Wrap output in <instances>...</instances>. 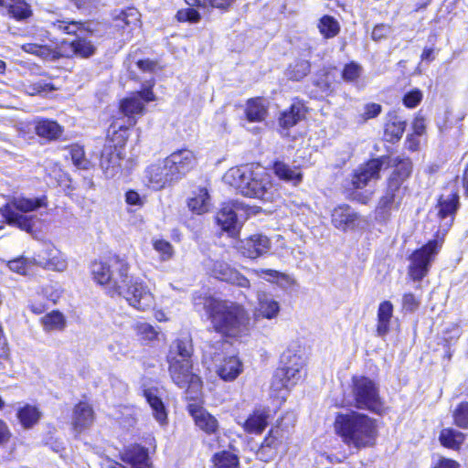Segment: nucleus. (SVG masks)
<instances>
[{
	"mask_svg": "<svg viewBox=\"0 0 468 468\" xmlns=\"http://www.w3.org/2000/svg\"><path fill=\"white\" fill-rule=\"evenodd\" d=\"M193 303L197 312H206L217 332L239 337L250 331V316L239 304L201 294L194 296Z\"/></svg>",
	"mask_w": 468,
	"mask_h": 468,
	"instance_id": "obj_1",
	"label": "nucleus"
},
{
	"mask_svg": "<svg viewBox=\"0 0 468 468\" xmlns=\"http://www.w3.org/2000/svg\"><path fill=\"white\" fill-rule=\"evenodd\" d=\"M334 428L346 446L357 451L375 446L378 435L377 420L355 410L338 413Z\"/></svg>",
	"mask_w": 468,
	"mask_h": 468,
	"instance_id": "obj_2",
	"label": "nucleus"
},
{
	"mask_svg": "<svg viewBox=\"0 0 468 468\" xmlns=\"http://www.w3.org/2000/svg\"><path fill=\"white\" fill-rule=\"evenodd\" d=\"M224 181L239 190L243 196L262 200H271L273 186L270 176L259 166L245 165L230 168L223 177Z\"/></svg>",
	"mask_w": 468,
	"mask_h": 468,
	"instance_id": "obj_3",
	"label": "nucleus"
},
{
	"mask_svg": "<svg viewBox=\"0 0 468 468\" xmlns=\"http://www.w3.org/2000/svg\"><path fill=\"white\" fill-rule=\"evenodd\" d=\"M46 196L26 197H13L5 205L0 207V214L9 226L16 227L27 233L33 232L36 216L28 215L40 208H47Z\"/></svg>",
	"mask_w": 468,
	"mask_h": 468,
	"instance_id": "obj_4",
	"label": "nucleus"
},
{
	"mask_svg": "<svg viewBox=\"0 0 468 468\" xmlns=\"http://www.w3.org/2000/svg\"><path fill=\"white\" fill-rule=\"evenodd\" d=\"M128 270V264L118 257L110 259V262L94 261L90 266L93 279L99 284L106 285L112 294L127 282Z\"/></svg>",
	"mask_w": 468,
	"mask_h": 468,
	"instance_id": "obj_5",
	"label": "nucleus"
},
{
	"mask_svg": "<svg viewBox=\"0 0 468 468\" xmlns=\"http://www.w3.org/2000/svg\"><path fill=\"white\" fill-rule=\"evenodd\" d=\"M303 358L287 350L281 356V367H278L273 375L271 381V389L281 392L289 390L295 386L303 377Z\"/></svg>",
	"mask_w": 468,
	"mask_h": 468,
	"instance_id": "obj_6",
	"label": "nucleus"
},
{
	"mask_svg": "<svg viewBox=\"0 0 468 468\" xmlns=\"http://www.w3.org/2000/svg\"><path fill=\"white\" fill-rule=\"evenodd\" d=\"M351 393L353 401L351 405L359 410H367L379 414L383 404L379 397L378 388L375 382L364 376L352 378Z\"/></svg>",
	"mask_w": 468,
	"mask_h": 468,
	"instance_id": "obj_7",
	"label": "nucleus"
},
{
	"mask_svg": "<svg viewBox=\"0 0 468 468\" xmlns=\"http://www.w3.org/2000/svg\"><path fill=\"white\" fill-rule=\"evenodd\" d=\"M169 374L173 382L180 388H186L187 399H197L201 392V378L192 372V363L179 361L176 356L169 359Z\"/></svg>",
	"mask_w": 468,
	"mask_h": 468,
	"instance_id": "obj_8",
	"label": "nucleus"
},
{
	"mask_svg": "<svg viewBox=\"0 0 468 468\" xmlns=\"http://www.w3.org/2000/svg\"><path fill=\"white\" fill-rule=\"evenodd\" d=\"M115 293L122 296L130 306L141 312L148 311L155 304L154 296L148 286L142 281L129 276L127 282L122 283V287L118 288Z\"/></svg>",
	"mask_w": 468,
	"mask_h": 468,
	"instance_id": "obj_9",
	"label": "nucleus"
},
{
	"mask_svg": "<svg viewBox=\"0 0 468 468\" xmlns=\"http://www.w3.org/2000/svg\"><path fill=\"white\" fill-rule=\"evenodd\" d=\"M440 248L438 240L433 239L410 256L408 274L413 281H421L428 274Z\"/></svg>",
	"mask_w": 468,
	"mask_h": 468,
	"instance_id": "obj_10",
	"label": "nucleus"
},
{
	"mask_svg": "<svg viewBox=\"0 0 468 468\" xmlns=\"http://www.w3.org/2000/svg\"><path fill=\"white\" fill-rule=\"evenodd\" d=\"M243 218L244 209L238 202L223 204L216 216L218 225L230 236H235L238 233Z\"/></svg>",
	"mask_w": 468,
	"mask_h": 468,
	"instance_id": "obj_11",
	"label": "nucleus"
},
{
	"mask_svg": "<svg viewBox=\"0 0 468 468\" xmlns=\"http://www.w3.org/2000/svg\"><path fill=\"white\" fill-rule=\"evenodd\" d=\"M165 160L176 180L187 174L196 164L194 153L186 148L173 152Z\"/></svg>",
	"mask_w": 468,
	"mask_h": 468,
	"instance_id": "obj_12",
	"label": "nucleus"
},
{
	"mask_svg": "<svg viewBox=\"0 0 468 468\" xmlns=\"http://www.w3.org/2000/svg\"><path fill=\"white\" fill-rule=\"evenodd\" d=\"M145 178L149 187L154 190L163 189L172 182L177 181L165 160L149 165L145 170Z\"/></svg>",
	"mask_w": 468,
	"mask_h": 468,
	"instance_id": "obj_13",
	"label": "nucleus"
},
{
	"mask_svg": "<svg viewBox=\"0 0 468 468\" xmlns=\"http://www.w3.org/2000/svg\"><path fill=\"white\" fill-rule=\"evenodd\" d=\"M212 276L242 288L250 287V281L235 269L223 261H213L208 265Z\"/></svg>",
	"mask_w": 468,
	"mask_h": 468,
	"instance_id": "obj_14",
	"label": "nucleus"
},
{
	"mask_svg": "<svg viewBox=\"0 0 468 468\" xmlns=\"http://www.w3.org/2000/svg\"><path fill=\"white\" fill-rule=\"evenodd\" d=\"M121 151L112 144L104 145L100 160V166L108 178H112L121 171Z\"/></svg>",
	"mask_w": 468,
	"mask_h": 468,
	"instance_id": "obj_15",
	"label": "nucleus"
},
{
	"mask_svg": "<svg viewBox=\"0 0 468 468\" xmlns=\"http://www.w3.org/2000/svg\"><path fill=\"white\" fill-rule=\"evenodd\" d=\"M438 217L443 221V226L449 228L454 219V215L459 207V196L456 191H450L440 197L437 205Z\"/></svg>",
	"mask_w": 468,
	"mask_h": 468,
	"instance_id": "obj_16",
	"label": "nucleus"
},
{
	"mask_svg": "<svg viewBox=\"0 0 468 468\" xmlns=\"http://www.w3.org/2000/svg\"><path fill=\"white\" fill-rule=\"evenodd\" d=\"M270 239L262 234H254L242 241V254L250 259H257L265 255L271 249Z\"/></svg>",
	"mask_w": 468,
	"mask_h": 468,
	"instance_id": "obj_17",
	"label": "nucleus"
},
{
	"mask_svg": "<svg viewBox=\"0 0 468 468\" xmlns=\"http://www.w3.org/2000/svg\"><path fill=\"white\" fill-rule=\"evenodd\" d=\"M37 264L48 270L63 271L67 261L61 252L53 245L48 244L37 254Z\"/></svg>",
	"mask_w": 468,
	"mask_h": 468,
	"instance_id": "obj_18",
	"label": "nucleus"
},
{
	"mask_svg": "<svg viewBox=\"0 0 468 468\" xmlns=\"http://www.w3.org/2000/svg\"><path fill=\"white\" fill-rule=\"evenodd\" d=\"M383 163V159H372L364 165L360 166L355 172L352 179L354 187L363 188L368 184L369 181L378 179Z\"/></svg>",
	"mask_w": 468,
	"mask_h": 468,
	"instance_id": "obj_19",
	"label": "nucleus"
},
{
	"mask_svg": "<svg viewBox=\"0 0 468 468\" xmlns=\"http://www.w3.org/2000/svg\"><path fill=\"white\" fill-rule=\"evenodd\" d=\"M188 412L194 419L195 424L208 435L216 434L219 425L218 420L204 408L197 404L188 405Z\"/></svg>",
	"mask_w": 468,
	"mask_h": 468,
	"instance_id": "obj_20",
	"label": "nucleus"
},
{
	"mask_svg": "<svg viewBox=\"0 0 468 468\" xmlns=\"http://www.w3.org/2000/svg\"><path fill=\"white\" fill-rule=\"evenodd\" d=\"M217 367V374L225 381H232L242 372V363L236 356H226L222 360L218 355L212 358Z\"/></svg>",
	"mask_w": 468,
	"mask_h": 468,
	"instance_id": "obj_21",
	"label": "nucleus"
},
{
	"mask_svg": "<svg viewBox=\"0 0 468 468\" xmlns=\"http://www.w3.org/2000/svg\"><path fill=\"white\" fill-rule=\"evenodd\" d=\"M152 86L153 85H150L148 88L143 89L133 97L123 100L120 106L122 112L126 116L143 113L144 106L141 100H144L145 102H149L154 100V95L152 91Z\"/></svg>",
	"mask_w": 468,
	"mask_h": 468,
	"instance_id": "obj_22",
	"label": "nucleus"
},
{
	"mask_svg": "<svg viewBox=\"0 0 468 468\" xmlns=\"http://www.w3.org/2000/svg\"><path fill=\"white\" fill-rule=\"evenodd\" d=\"M405 195V188L399 186L395 179L388 180L385 195L379 199L378 208L384 212L398 208Z\"/></svg>",
	"mask_w": 468,
	"mask_h": 468,
	"instance_id": "obj_23",
	"label": "nucleus"
},
{
	"mask_svg": "<svg viewBox=\"0 0 468 468\" xmlns=\"http://www.w3.org/2000/svg\"><path fill=\"white\" fill-rule=\"evenodd\" d=\"M257 300L258 305L255 311L257 317L272 320L279 315L281 311L280 303L271 294L265 292H259Z\"/></svg>",
	"mask_w": 468,
	"mask_h": 468,
	"instance_id": "obj_24",
	"label": "nucleus"
},
{
	"mask_svg": "<svg viewBox=\"0 0 468 468\" xmlns=\"http://www.w3.org/2000/svg\"><path fill=\"white\" fill-rule=\"evenodd\" d=\"M94 420V413L91 406L87 402L78 403L73 410L72 425L77 432H81L90 428Z\"/></svg>",
	"mask_w": 468,
	"mask_h": 468,
	"instance_id": "obj_25",
	"label": "nucleus"
},
{
	"mask_svg": "<svg viewBox=\"0 0 468 468\" xmlns=\"http://www.w3.org/2000/svg\"><path fill=\"white\" fill-rule=\"evenodd\" d=\"M331 216L333 225L341 230L353 229L357 219L356 213L347 205L335 207Z\"/></svg>",
	"mask_w": 468,
	"mask_h": 468,
	"instance_id": "obj_26",
	"label": "nucleus"
},
{
	"mask_svg": "<svg viewBox=\"0 0 468 468\" xmlns=\"http://www.w3.org/2000/svg\"><path fill=\"white\" fill-rule=\"evenodd\" d=\"M270 410L267 409L255 410L242 423L244 431L248 433L261 434L268 425Z\"/></svg>",
	"mask_w": 468,
	"mask_h": 468,
	"instance_id": "obj_27",
	"label": "nucleus"
},
{
	"mask_svg": "<svg viewBox=\"0 0 468 468\" xmlns=\"http://www.w3.org/2000/svg\"><path fill=\"white\" fill-rule=\"evenodd\" d=\"M122 460L130 463L132 468H151L147 450L139 445L127 448L122 454Z\"/></svg>",
	"mask_w": 468,
	"mask_h": 468,
	"instance_id": "obj_28",
	"label": "nucleus"
},
{
	"mask_svg": "<svg viewBox=\"0 0 468 468\" xmlns=\"http://www.w3.org/2000/svg\"><path fill=\"white\" fill-rule=\"evenodd\" d=\"M193 346L191 338L187 335L176 339L171 346L168 360L171 356H176L179 361L192 363Z\"/></svg>",
	"mask_w": 468,
	"mask_h": 468,
	"instance_id": "obj_29",
	"label": "nucleus"
},
{
	"mask_svg": "<svg viewBox=\"0 0 468 468\" xmlns=\"http://www.w3.org/2000/svg\"><path fill=\"white\" fill-rule=\"evenodd\" d=\"M393 315V304L389 301L382 302L378 310L377 335H386L389 331V323Z\"/></svg>",
	"mask_w": 468,
	"mask_h": 468,
	"instance_id": "obj_30",
	"label": "nucleus"
},
{
	"mask_svg": "<svg viewBox=\"0 0 468 468\" xmlns=\"http://www.w3.org/2000/svg\"><path fill=\"white\" fill-rule=\"evenodd\" d=\"M211 207L210 197L206 188L201 187L193 193L188 200V207L197 214H204Z\"/></svg>",
	"mask_w": 468,
	"mask_h": 468,
	"instance_id": "obj_31",
	"label": "nucleus"
},
{
	"mask_svg": "<svg viewBox=\"0 0 468 468\" xmlns=\"http://www.w3.org/2000/svg\"><path fill=\"white\" fill-rule=\"evenodd\" d=\"M156 390L146 389L144 390V397L150 405L154 419L164 425L166 422L167 414L162 399L157 396Z\"/></svg>",
	"mask_w": 468,
	"mask_h": 468,
	"instance_id": "obj_32",
	"label": "nucleus"
},
{
	"mask_svg": "<svg viewBox=\"0 0 468 468\" xmlns=\"http://www.w3.org/2000/svg\"><path fill=\"white\" fill-rule=\"evenodd\" d=\"M115 27L124 29L125 27H136L140 23V13L134 7H127L116 12L113 16Z\"/></svg>",
	"mask_w": 468,
	"mask_h": 468,
	"instance_id": "obj_33",
	"label": "nucleus"
},
{
	"mask_svg": "<svg viewBox=\"0 0 468 468\" xmlns=\"http://www.w3.org/2000/svg\"><path fill=\"white\" fill-rule=\"evenodd\" d=\"M21 48L25 52L36 55L45 60H56L59 57V54L56 49L48 45L37 42L23 44Z\"/></svg>",
	"mask_w": 468,
	"mask_h": 468,
	"instance_id": "obj_34",
	"label": "nucleus"
},
{
	"mask_svg": "<svg viewBox=\"0 0 468 468\" xmlns=\"http://www.w3.org/2000/svg\"><path fill=\"white\" fill-rule=\"evenodd\" d=\"M304 116L303 106L292 104L289 109L283 111L279 117V125L282 129H290L296 125Z\"/></svg>",
	"mask_w": 468,
	"mask_h": 468,
	"instance_id": "obj_35",
	"label": "nucleus"
},
{
	"mask_svg": "<svg viewBox=\"0 0 468 468\" xmlns=\"http://www.w3.org/2000/svg\"><path fill=\"white\" fill-rule=\"evenodd\" d=\"M5 7L8 15L17 21H24L32 16L31 6L25 0H8Z\"/></svg>",
	"mask_w": 468,
	"mask_h": 468,
	"instance_id": "obj_36",
	"label": "nucleus"
},
{
	"mask_svg": "<svg viewBox=\"0 0 468 468\" xmlns=\"http://www.w3.org/2000/svg\"><path fill=\"white\" fill-rule=\"evenodd\" d=\"M44 331H62L66 327V318L58 311H52L40 319Z\"/></svg>",
	"mask_w": 468,
	"mask_h": 468,
	"instance_id": "obj_37",
	"label": "nucleus"
},
{
	"mask_svg": "<svg viewBox=\"0 0 468 468\" xmlns=\"http://www.w3.org/2000/svg\"><path fill=\"white\" fill-rule=\"evenodd\" d=\"M439 439L444 447L454 450L463 443L465 435L452 428H446L441 431Z\"/></svg>",
	"mask_w": 468,
	"mask_h": 468,
	"instance_id": "obj_38",
	"label": "nucleus"
},
{
	"mask_svg": "<svg viewBox=\"0 0 468 468\" xmlns=\"http://www.w3.org/2000/svg\"><path fill=\"white\" fill-rule=\"evenodd\" d=\"M406 125V121L401 117L397 115L391 117L385 128V135L388 137V140L389 142L399 140L404 133Z\"/></svg>",
	"mask_w": 468,
	"mask_h": 468,
	"instance_id": "obj_39",
	"label": "nucleus"
},
{
	"mask_svg": "<svg viewBox=\"0 0 468 468\" xmlns=\"http://www.w3.org/2000/svg\"><path fill=\"white\" fill-rule=\"evenodd\" d=\"M273 169L276 176L282 180L292 182L294 185H297L302 181V174L295 169H292L283 162H275Z\"/></svg>",
	"mask_w": 468,
	"mask_h": 468,
	"instance_id": "obj_40",
	"label": "nucleus"
},
{
	"mask_svg": "<svg viewBox=\"0 0 468 468\" xmlns=\"http://www.w3.org/2000/svg\"><path fill=\"white\" fill-rule=\"evenodd\" d=\"M37 135L52 140L58 138L61 133V127L53 121L42 120L36 125Z\"/></svg>",
	"mask_w": 468,
	"mask_h": 468,
	"instance_id": "obj_41",
	"label": "nucleus"
},
{
	"mask_svg": "<svg viewBox=\"0 0 468 468\" xmlns=\"http://www.w3.org/2000/svg\"><path fill=\"white\" fill-rule=\"evenodd\" d=\"M267 115V109L261 99H251L248 101L246 116L250 122H261Z\"/></svg>",
	"mask_w": 468,
	"mask_h": 468,
	"instance_id": "obj_42",
	"label": "nucleus"
},
{
	"mask_svg": "<svg viewBox=\"0 0 468 468\" xmlns=\"http://www.w3.org/2000/svg\"><path fill=\"white\" fill-rule=\"evenodd\" d=\"M40 412L37 408L27 405L17 412V418L25 429L33 427L40 419Z\"/></svg>",
	"mask_w": 468,
	"mask_h": 468,
	"instance_id": "obj_43",
	"label": "nucleus"
},
{
	"mask_svg": "<svg viewBox=\"0 0 468 468\" xmlns=\"http://www.w3.org/2000/svg\"><path fill=\"white\" fill-rule=\"evenodd\" d=\"M318 28L320 33L325 38H332L339 33L340 25L335 17L331 16H324L319 20Z\"/></svg>",
	"mask_w": 468,
	"mask_h": 468,
	"instance_id": "obj_44",
	"label": "nucleus"
},
{
	"mask_svg": "<svg viewBox=\"0 0 468 468\" xmlns=\"http://www.w3.org/2000/svg\"><path fill=\"white\" fill-rule=\"evenodd\" d=\"M69 49L73 55L88 58L94 53L93 45L85 38L78 37L69 43Z\"/></svg>",
	"mask_w": 468,
	"mask_h": 468,
	"instance_id": "obj_45",
	"label": "nucleus"
},
{
	"mask_svg": "<svg viewBox=\"0 0 468 468\" xmlns=\"http://www.w3.org/2000/svg\"><path fill=\"white\" fill-rule=\"evenodd\" d=\"M412 171V164L410 159L399 161L389 176L388 180L395 179L399 186H402L403 182L410 176Z\"/></svg>",
	"mask_w": 468,
	"mask_h": 468,
	"instance_id": "obj_46",
	"label": "nucleus"
},
{
	"mask_svg": "<svg viewBox=\"0 0 468 468\" xmlns=\"http://www.w3.org/2000/svg\"><path fill=\"white\" fill-rule=\"evenodd\" d=\"M311 65L308 60H296L290 65L286 75L292 80H300L310 72Z\"/></svg>",
	"mask_w": 468,
	"mask_h": 468,
	"instance_id": "obj_47",
	"label": "nucleus"
},
{
	"mask_svg": "<svg viewBox=\"0 0 468 468\" xmlns=\"http://www.w3.org/2000/svg\"><path fill=\"white\" fill-rule=\"evenodd\" d=\"M213 463L215 468H239L238 457L226 451L216 453Z\"/></svg>",
	"mask_w": 468,
	"mask_h": 468,
	"instance_id": "obj_48",
	"label": "nucleus"
},
{
	"mask_svg": "<svg viewBox=\"0 0 468 468\" xmlns=\"http://www.w3.org/2000/svg\"><path fill=\"white\" fill-rule=\"evenodd\" d=\"M453 423L461 429H468V401L461 402L452 411Z\"/></svg>",
	"mask_w": 468,
	"mask_h": 468,
	"instance_id": "obj_49",
	"label": "nucleus"
},
{
	"mask_svg": "<svg viewBox=\"0 0 468 468\" xmlns=\"http://www.w3.org/2000/svg\"><path fill=\"white\" fill-rule=\"evenodd\" d=\"M82 24L77 21L56 20L52 23V27L58 31H62L68 35H75L80 30Z\"/></svg>",
	"mask_w": 468,
	"mask_h": 468,
	"instance_id": "obj_50",
	"label": "nucleus"
},
{
	"mask_svg": "<svg viewBox=\"0 0 468 468\" xmlns=\"http://www.w3.org/2000/svg\"><path fill=\"white\" fill-rule=\"evenodd\" d=\"M250 272L259 278L265 279L267 282H275L280 279L286 280L287 276L272 269H252Z\"/></svg>",
	"mask_w": 468,
	"mask_h": 468,
	"instance_id": "obj_51",
	"label": "nucleus"
},
{
	"mask_svg": "<svg viewBox=\"0 0 468 468\" xmlns=\"http://www.w3.org/2000/svg\"><path fill=\"white\" fill-rule=\"evenodd\" d=\"M154 249L160 254L163 261H169L174 255V248L170 242L165 239H156L153 243Z\"/></svg>",
	"mask_w": 468,
	"mask_h": 468,
	"instance_id": "obj_52",
	"label": "nucleus"
},
{
	"mask_svg": "<svg viewBox=\"0 0 468 468\" xmlns=\"http://www.w3.org/2000/svg\"><path fill=\"white\" fill-rule=\"evenodd\" d=\"M362 73V68L356 62H350L344 67L342 78L346 82L356 81Z\"/></svg>",
	"mask_w": 468,
	"mask_h": 468,
	"instance_id": "obj_53",
	"label": "nucleus"
},
{
	"mask_svg": "<svg viewBox=\"0 0 468 468\" xmlns=\"http://www.w3.org/2000/svg\"><path fill=\"white\" fill-rule=\"evenodd\" d=\"M133 328L137 335L141 336L142 339L152 341L157 336V332L147 323L138 322L134 324Z\"/></svg>",
	"mask_w": 468,
	"mask_h": 468,
	"instance_id": "obj_54",
	"label": "nucleus"
},
{
	"mask_svg": "<svg viewBox=\"0 0 468 468\" xmlns=\"http://www.w3.org/2000/svg\"><path fill=\"white\" fill-rule=\"evenodd\" d=\"M70 155L73 164L80 169H88L90 162L85 158L84 150L79 145H74L70 149Z\"/></svg>",
	"mask_w": 468,
	"mask_h": 468,
	"instance_id": "obj_55",
	"label": "nucleus"
},
{
	"mask_svg": "<svg viewBox=\"0 0 468 468\" xmlns=\"http://www.w3.org/2000/svg\"><path fill=\"white\" fill-rule=\"evenodd\" d=\"M55 90V87L49 83L43 80H39L36 83L30 84L27 87L26 91L31 96L34 95H46L48 92Z\"/></svg>",
	"mask_w": 468,
	"mask_h": 468,
	"instance_id": "obj_56",
	"label": "nucleus"
},
{
	"mask_svg": "<svg viewBox=\"0 0 468 468\" xmlns=\"http://www.w3.org/2000/svg\"><path fill=\"white\" fill-rule=\"evenodd\" d=\"M382 107L378 103H367L364 106L363 112L358 115V122H366L367 120L376 118L381 112Z\"/></svg>",
	"mask_w": 468,
	"mask_h": 468,
	"instance_id": "obj_57",
	"label": "nucleus"
},
{
	"mask_svg": "<svg viewBox=\"0 0 468 468\" xmlns=\"http://www.w3.org/2000/svg\"><path fill=\"white\" fill-rule=\"evenodd\" d=\"M176 18L179 22L197 23L200 20V13L192 8H186L177 11Z\"/></svg>",
	"mask_w": 468,
	"mask_h": 468,
	"instance_id": "obj_58",
	"label": "nucleus"
},
{
	"mask_svg": "<svg viewBox=\"0 0 468 468\" xmlns=\"http://www.w3.org/2000/svg\"><path fill=\"white\" fill-rule=\"evenodd\" d=\"M420 304V300L411 292H407L402 297V308L406 312H415Z\"/></svg>",
	"mask_w": 468,
	"mask_h": 468,
	"instance_id": "obj_59",
	"label": "nucleus"
},
{
	"mask_svg": "<svg viewBox=\"0 0 468 468\" xmlns=\"http://www.w3.org/2000/svg\"><path fill=\"white\" fill-rule=\"evenodd\" d=\"M30 261L25 257H18L8 261L9 269L16 273L25 274Z\"/></svg>",
	"mask_w": 468,
	"mask_h": 468,
	"instance_id": "obj_60",
	"label": "nucleus"
},
{
	"mask_svg": "<svg viewBox=\"0 0 468 468\" xmlns=\"http://www.w3.org/2000/svg\"><path fill=\"white\" fill-rule=\"evenodd\" d=\"M422 99V93L419 90H415L405 94L403 102L408 108L416 107Z\"/></svg>",
	"mask_w": 468,
	"mask_h": 468,
	"instance_id": "obj_61",
	"label": "nucleus"
},
{
	"mask_svg": "<svg viewBox=\"0 0 468 468\" xmlns=\"http://www.w3.org/2000/svg\"><path fill=\"white\" fill-rule=\"evenodd\" d=\"M390 27L387 25H378L373 28L371 37L374 40H381L388 35Z\"/></svg>",
	"mask_w": 468,
	"mask_h": 468,
	"instance_id": "obj_62",
	"label": "nucleus"
},
{
	"mask_svg": "<svg viewBox=\"0 0 468 468\" xmlns=\"http://www.w3.org/2000/svg\"><path fill=\"white\" fill-rule=\"evenodd\" d=\"M125 201L127 204L132 205V206L142 207L144 204L140 195L136 191H133V190H129L128 192H126Z\"/></svg>",
	"mask_w": 468,
	"mask_h": 468,
	"instance_id": "obj_63",
	"label": "nucleus"
},
{
	"mask_svg": "<svg viewBox=\"0 0 468 468\" xmlns=\"http://www.w3.org/2000/svg\"><path fill=\"white\" fill-rule=\"evenodd\" d=\"M434 468H459V463L452 459L441 458Z\"/></svg>",
	"mask_w": 468,
	"mask_h": 468,
	"instance_id": "obj_64",
	"label": "nucleus"
}]
</instances>
